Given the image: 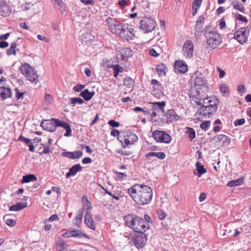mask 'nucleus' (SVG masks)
<instances>
[{
	"instance_id": "nucleus-1",
	"label": "nucleus",
	"mask_w": 251,
	"mask_h": 251,
	"mask_svg": "<svg viewBox=\"0 0 251 251\" xmlns=\"http://www.w3.org/2000/svg\"><path fill=\"white\" fill-rule=\"evenodd\" d=\"M124 219L127 226L138 233L144 232L149 228V224L140 217L127 215Z\"/></svg>"
},
{
	"instance_id": "nucleus-2",
	"label": "nucleus",
	"mask_w": 251,
	"mask_h": 251,
	"mask_svg": "<svg viewBox=\"0 0 251 251\" xmlns=\"http://www.w3.org/2000/svg\"><path fill=\"white\" fill-rule=\"evenodd\" d=\"M40 126L43 129L53 132L56 130V127H62L66 130L64 136L69 137L72 135V129L70 125L67 122L59 119L52 118L50 120H46L42 121Z\"/></svg>"
},
{
	"instance_id": "nucleus-3",
	"label": "nucleus",
	"mask_w": 251,
	"mask_h": 251,
	"mask_svg": "<svg viewBox=\"0 0 251 251\" xmlns=\"http://www.w3.org/2000/svg\"><path fill=\"white\" fill-rule=\"evenodd\" d=\"M130 196L137 203L140 204H145L149 203L151 200L152 189H127Z\"/></svg>"
},
{
	"instance_id": "nucleus-4",
	"label": "nucleus",
	"mask_w": 251,
	"mask_h": 251,
	"mask_svg": "<svg viewBox=\"0 0 251 251\" xmlns=\"http://www.w3.org/2000/svg\"><path fill=\"white\" fill-rule=\"evenodd\" d=\"M204 35L206 39L207 47L211 49L217 48L222 42L220 35L211 25H206L205 27Z\"/></svg>"
},
{
	"instance_id": "nucleus-5",
	"label": "nucleus",
	"mask_w": 251,
	"mask_h": 251,
	"mask_svg": "<svg viewBox=\"0 0 251 251\" xmlns=\"http://www.w3.org/2000/svg\"><path fill=\"white\" fill-rule=\"evenodd\" d=\"M22 73L26 76L27 80L36 84L38 82L39 75L34 69L32 68L28 64L25 63L20 67Z\"/></svg>"
},
{
	"instance_id": "nucleus-6",
	"label": "nucleus",
	"mask_w": 251,
	"mask_h": 251,
	"mask_svg": "<svg viewBox=\"0 0 251 251\" xmlns=\"http://www.w3.org/2000/svg\"><path fill=\"white\" fill-rule=\"evenodd\" d=\"M118 139L122 143L123 148H126L128 145H132L138 140L137 136L132 132L130 130H127L124 131L122 134L119 135Z\"/></svg>"
},
{
	"instance_id": "nucleus-7",
	"label": "nucleus",
	"mask_w": 251,
	"mask_h": 251,
	"mask_svg": "<svg viewBox=\"0 0 251 251\" xmlns=\"http://www.w3.org/2000/svg\"><path fill=\"white\" fill-rule=\"evenodd\" d=\"M155 26V21L151 18L144 17L140 22V27L146 33L151 32Z\"/></svg>"
},
{
	"instance_id": "nucleus-8",
	"label": "nucleus",
	"mask_w": 251,
	"mask_h": 251,
	"mask_svg": "<svg viewBox=\"0 0 251 251\" xmlns=\"http://www.w3.org/2000/svg\"><path fill=\"white\" fill-rule=\"evenodd\" d=\"M152 136L157 142L168 144L172 140L171 136L166 132L162 130H156L154 131Z\"/></svg>"
},
{
	"instance_id": "nucleus-9",
	"label": "nucleus",
	"mask_w": 251,
	"mask_h": 251,
	"mask_svg": "<svg viewBox=\"0 0 251 251\" xmlns=\"http://www.w3.org/2000/svg\"><path fill=\"white\" fill-rule=\"evenodd\" d=\"M247 28L248 26L242 27L239 30L235 31L234 34V38L241 44H243L248 40L249 32H247Z\"/></svg>"
},
{
	"instance_id": "nucleus-10",
	"label": "nucleus",
	"mask_w": 251,
	"mask_h": 251,
	"mask_svg": "<svg viewBox=\"0 0 251 251\" xmlns=\"http://www.w3.org/2000/svg\"><path fill=\"white\" fill-rule=\"evenodd\" d=\"M216 107L212 106H210L208 105H204L201 106L198 109V112L204 117L210 118L212 115L214 114L217 110L215 109Z\"/></svg>"
},
{
	"instance_id": "nucleus-11",
	"label": "nucleus",
	"mask_w": 251,
	"mask_h": 251,
	"mask_svg": "<svg viewBox=\"0 0 251 251\" xmlns=\"http://www.w3.org/2000/svg\"><path fill=\"white\" fill-rule=\"evenodd\" d=\"M230 138L228 136L221 134L214 136L211 139V142H213L214 144H217L221 142L223 146H227L230 143Z\"/></svg>"
},
{
	"instance_id": "nucleus-12",
	"label": "nucleus",
	"mask_w": 251,
	"mask_h": 251,
	"mask_svg": "<svg viewBox=\"0 0 251 251\" xmlns=\"http://www.w3.org/2000/svg\"><path fill=\"white\" fill-rule=\"evenodd\" d=\"M174 67L175 72L179 74H184L188 71L187 64L182 60H176L174 63Z\"/></svg>"
},
{
	"instance_id": "nucleus-13",
	"label": "nucleus",
	"mask_w": 251,
	"mask_h": 251,
	"mask_svg": "<svg viewBox=\"0 0 251 251\" xmlns=\"http://www.w3.org/2000/svg\"><path fill=\"white\" fill-rule=\"evenodd\" d=\"M193 44L191 40H187L183 47L184 55L188 58H190L193 55Z\"/></svg>"
},
{
	"instance_id": "nucleus-14",
	"label": "nucleus",
	"mask_w": 251,
	"mask_h": 251,
	"mask_svg": "<svg viewBox=\"0 0 251 251\" xmlns=\"http://www.w3.org/2000/svg\"><path fill=\"white\" fill-rule=\"evenodd\" d=\"M147 240V237L146 234L144 232L140 233L138 235L135 236L133 243L135 246L138 249L143 248Z\"/></svg>"
},
{
	"instance_id": "nucleus-15",
	"label": "nucleus",
	"mask_w": 251,
	"mask_h": 251,
	"mask_svg": "<svg viewBox=\"0 0 251 251\" xmlns=\"http://www.w3.org/2000/svg\"><path fill=\"white\" fill-rule=\"evenodd\" d=\"M134 29L132 28H128L127 25H126L122 31L121 33L119 35L121 37L126 39L128 41L132 40L135 37V35L133 33Z\"/></svg>"
},
{
	"instance_id": "nucleus-16",
	"label": "nucleus",
	"mask_w": 251,
	"mask_h": 251,
	"mask_svg": "<svg viewBox=\"0 0 251 251\" xmlns=\"http://www.w3.org/2000/svg\"><path fill=\"white\" fill-rule=\"evenodd\" d=\"M11 13V10L9 4L6 0H0V15L3 17H6Z\"/></svg>"
},
{
	"instance_id": "nucleus-17",
	"label": "nucleus",
	"mask_w": 251,
	"mask_h": 251,
	"mask_svg": "<svg viewBox=\"0 0 251 251\" xmlns=\"http://www.w3.org/2000/svg\"><path fill=\"white\" fill-rule=\"evenodd\" d=\"M192 77L194 79L196 86H203L206 84V80L202 74L199 72L195 73Z\"/></svg>"
},
{
	"instance_id": "nucleus-18",
	"label": "nucleus",
	"mask_w": 251,
	"mask_h": 251,
	"mask_svg": "<svg viewBox=\"0 0 251 251\" xmlns=\"http://www.w3.org/2000/svg\"><path fill=\"white\" fill-rule=\"evenodd\" d=\"M65 237H76L79 238L87 237V236L79 229L68 230L64 235Z\"/></svg>"
},
{
	"instance_id": "nucleus-19",
	"label": "nucleus",
	"mask_w": 251,
	"mask_h": 251,
	"mask_svg": "<svg viewBox=\"0 0 251 251\" xmlns=\"http://www.w3.org/2000/svg\"><path fill=\"white\" fill-rule=\"evenodd\" d=\"M83 155L82 151H77L73 152L66 151L62 153V155L63 157H68L72 159H76L80 158Z\"/></svg>"
},
{
	"instance_id": "nucleus-20",
	"label": "nucleus",
	"mask_w": 251,
	"mask_h": 251,
	"mask_svg": "<svg viewBox=\"0 0 251 251\" xmlns=\"http://www.w3.org/2000/svg\"><path fill=\"white\" fill-rule=\"evenodd\" d=\"M94 36L90 32H87L79 37V40L82 44H89L94 40Z\"/></svg>"
},
{
	"instance_id": "nucleus-21",
	"label": "nucleus",
	"mask_w": 251,
	"mask_h": 251,
	"mask_svg": "<svg viewBox=\"0 0 251 251\" xmlns=\"http://www.w3.org/2000/svg\"><path fill=\"white\" fill-rule=\"evenodd\" d=\"M84 222L88 227L92 229H95V225L94 223L90 212L87 211L84 217Z\"/></svg>"
},
{
	"instance_id": "nucleus-22",
	"label": "nucleus",
	"mask_w": 251,
	"mask_h": 251,
	"mask_svg": "<svg viewBox=\"0 0 251 251\" xmlns=\"http://www.w3.org/2000/svg\"><path fill=\"white\" fill-rule=\"evenodd\" d=\"M133 52L132 50L128 48H126L121 50L120 53H118L117 56H121V59L125 60L126 58L131 57L132 55Z\"/></svg>"
},
{
	"instance_id": "nucleus-23",
	"label": "nucleus",
	"mask_w": 251,
	"mask_h": 251,
	"mask_svg": "<svg viewBox=\"0 0 251 251\" xmlns=\"http://www.w3.org/2000/svg\"><path fill=\"white\" fill-rule=\"evenodd\" d=\"M82 169V167L79 164H76L71 167L69 172L66 174L67 177L75 176L77 173L80 172Z\"/></svg>"
},
{
	"instance_id": "nucleus-24",
	"label": "nucleus",
	"mask_w": 251,
	"mask_h": 251,
	"mask_svg": "<svg viewBox=\"0 0 251 251\" xmlns=\"http://www.w3.org/2000/svg\"><path fill=\"white\" fill-rule=\"evenodd\" d=\"M0 96L2 100L9 98L11 96V90L9 88L0 87Z\"/></svg>"
},
{
	"instance_id": "nucleus-25",
	"label": "nucleus",
	"mask_w": 251,
	"mask_h": 251,
	"mask_svg": "<svg viewBox=\"0 0 251 251\" xmlns=\"http://www.w3.org/2000/svg\"><path fill=\"white\" fill-rule=\"evenodd\" d=\"M95 92L94 91L90 92L88 89H86L81 92L79 96L82 97L86 101H89L94 96Z\"/></svg>"
},
{
	"instance_id": "nucleus-26",
	"label": "nucleus",
	"mask_w": 251,
	"mask_h": 251,
	"mask_svg": "<svg viewBox=\"0 0 251 251\" xmlns=\"http://www.w3.org/2000/svg\"><path fill=\"white\" fill-rule=\"evenodd\" d=\"M166 103L164 101L155 102L152 103V110L158 111L159 110L162 112H164V107L165 106Z\"/></svg>"
},
{
	"instance_id": "nucleus-27",
	"label": "nucleus",
	"mask_w": 251,
	"mask_h": 251,
	"mask_svg": "<svg viewBox=\"0 0 251 251\" xmlns=\"http://www.w3.org/2000/svg\"><path fill=\"white\" fill-rule=\"evenodd\" d=\"M231 4L233 8L243 13H245V8L243 4L239 1L233 0L231 2Z\"/></svg>"
},
{
	"instance_id": "nucleus-28",
	"label": "nucleus",
	"mask_w": 251,
	"mask_h": 251,
	"mask_svg": "<svg viewBox=\"0 0 251 251\" xmlns=\"http://www.w3.org/2000/svg\"><path fill=\"white\" fill-rule=\"evenodd\" d=\"M244 180V177H240L236 180H232L229 181L227 184L226 186L230 187H233L238 186L243 184Z\"/></svg>"
},
{
	"instance_id": "nucleus-29",
	"label": "nucleus",
	"mask_w": 251,
	"mask_h": 251,
	"mask_svg": "<svg viewBox=\"0 0 251 251\" xmlns=\"http://www.w3.org/2000/svg\"><path fill=\"white\" fill-rule=\"evenodd\" d=\"M27 203L25 202H18L16 204L12 205L9 207V210L12 211H18L26 207Z\"/></svg>"
},
{
	"instance_id": "nucleus-30",
	"label": "nucleus",
	"mask_w": 251,
	"mask_h": 251,
	"mask_svg": "<svg viewBox=\"0 0 251 251\" xmlns=\"http://www.w3.org/2000/svg\"><path fill=\"white\" fill-rule=\"evenodd\" d=\"M197 173L194 172L195 175L199 177L201 176L202 175L206 172V169L204 168V166L200 162H197L196 164Z\"/></svg>"
},
{
	"instance_id": "nucleus-31",
	"label": "nucleus",
	"mask_w": 251,
	"mask_h": 251,
	"mask_svg": "<svg viewBox=\"0 0 251 251\" xmlns=\"http://www.w3.org/2000/svg\"><path fill=\"white\" fill-rule=\"evenodd\" d=\"M156 70L159 75H165L168 69L166 65L165 64L161 63L157 65Z\"/></svg>"
},
{
	"instance_id": "nucleus-32",
	"label": "nucleus",
	"mask_w": 251,
	"mask_h": 251,
	"mask_svg": "<svg viewBox=\"0 0 251 251\" xmlns=\"http://www.w3.org/2000/svg\"><path fill=\"white\" fill-rule=\"evenodd\" d=\"M145 156L147 158H149L151 156H155L159 159H164L166 157V155L163 152H155L151 151L147 153Z\"/></svg>"
},
{
	"instance_id": "nucleus-33",
	"label": "nucleus",
	"mask_w": 251,
	"mask_h": 251,
	"mask_svg": "<svg viewBox=\"0 0 251 251\" xmlns=\"http://www.w3.org/2000/svg\"><path fill=\"white\" fill-rule=\"evenodd\" d=\"M166 117L167 120L169 122H172L174 120H177V117L175 111L174 109H169L168 110L166 113Z\"/></svg>"
},
{
	"instance_id": "nucleus-34",
	"label": "nucleus",
	"mask_w": 251,
	"mask_h": 251,
	"mask_svg": "<svg viewBox=\"0 0 251 251\" xmlns=\"http://www.w3.org/2000/svg\"><path fill=\"white\" fill-rule=\"evenodd\" d=\"M126 25L120 23L119 22H117V24H116L115 26H114L115 30H111V31L115 34L118 35L119 36L122 32L123 28H124Z\"/></svg>"
},
{
	"instance_id": "nucleus-35",
	"label": "nucleus",
	"mask_w": 251,
	"mask_h": 251,
	"mask_svg": "<svg viewBox=\"0 0 251 251\" xmlns=\"http://www.w3.org/2000/svg\"><path fill=\"white\" fill-rule=\"evenodd\" d=\"M83 209L84 208H82V209H79L78 210V214L74 219L75 224L77 227H79L81 224L82 216L83 215Z\"/></svg>"
},
{
	"instance_id": "nucleus-36",
	"label": "nucleus",
	"mask_w": 251,
	"mask_h": 251,
	"mask_svg": "<svg viewBox=\"0 0 251 251\" xmlns=\"http://www.w3.org/2000/svg\"><path fill=\"white\" fill-rule=\"evenodd\" d=\"M106 22L110 31L115 30L114 26H115L118 21H116L114 18L109 17L106 19Z\"/></svg>"
},
{
	"instance_id": "nucleus-37",
	"label": "nucleus",
	"mask_w": 251,
	"mask_h": 251,
	"mask_svg": "<svg viewBox=\"0 0 251 251\" xmlns=\"http://www.w3.org/2000/svg\"><path fill=\"white\" fill-rule=\"evenodd\" d=\"M37 177L33 174H29L23 176V179L21 181L22 183H27L30 181H34L37 180Z\"/></svg>"
},
{
	"instance_id": "nucleus-38",
	"label": "nucleus",
	"mask_w": 251,
	"mask_h": 251,
	"mask_svg": "<svg viewBox=\"0 0 251 251\" xmlns=\"http://www.w3.org/2000/svg\"><path fill=\"white\" fill-rule=\"evenodd\" d=\"M186 129L185 132L188 134L189 140L192 141L196 137V132L193 128L190 127H187Z\"/></svg>"
},
{
	"instance_id": "nucleus-39",
	"label": "nucleus",
	"mask_w": 251,
	"mask_h": 251,
	"mask_svg": "<svg viewBox=\"0 0 251 251\" xmlns=\"http://www.w3.org/2000/svg\"><path fill=\"white\" fill-rule=\"evenodd\" d=\"M134 83V80L131 77L126 76L124 80V85L128 88H131Z\"/></svg>"
},
{
	"instance_id": "nucleus-40",
	"label": "nucleus",
	"mask_w": 251,
	"mask_h": 251,
	"mask_svg": "<svg viewBox=\"0 0 251 251\" xmlns=\"http://www.w3.org/2000/svg\"><path fill=\"white\" fill-rule=\"evenodd\" d=\"M71 104L72 106H75L76 104H82L84 103L83 99L78 97L72 98L70 99Z\"/></svg>"
},
{
	"instance_id": "nucleus-41",
	"label": "nucleus",
	"mask_w": 251,
	"mask_h": 251,
	"mask_svg": "<svg viewBox=\"0 0 251 251\" xmlns=\"http://www.w3.org/2000/svg\"><path fill=\"white\" fill-rule=\"evenodd\" d=\"M10 215H6L4 216V220H5L6 224L10 226H13L15 225L16 221L15 220L9 218Z\"/></svg>"
},
{
	"instance_id": "nucleus-42",
	"label": "nucleus",
	"mask_w": 251,
	"mask_h": 251,
	"mask_svg": "<svg viewBox=\"0 0 251 251\" xmlns=\"http://www.w3.org/2000/svg\"><path fill=\"white\" fill-rule=\"evenodd\" d=\"M16 48V44L15 43L11 44L10 48L7 50L6 54L8 55H11L12 54L16 55L15 48Z\"/></svg>"
},
{
	"instance_id": "nucleus-43",
	"label": "nucleus",
	"mask_w": 251,
	"mask_h": 251,
	"mask_svg": "<svg viewBox=\"0 0 251 251\" xmlns=\"http://www.w3.org/2000/svg\"><path fill=\"white\" fill-rule=\"evenodd\" d=\"M67 245L65 244V242L63 240L58 241L56 244V249L59 251H62L66 248Z\"/></svg>"
},
{
	"instance_id": "nucleus-44",
	"label": "nucleus",
	"mask_w": 251,
	"mask_h": 251,
	"mask_svg": "<svg viewBox=\"0 0 251 251\" xmlns=\"http://www.w3.org/2000/svg\"><path fill=\"white\" fill-rule=\"evenodd\" d=\"M204 20L205 19L204 16L203 15L200 16L196 22V27H198V28H201L202 27L203 24L204 23Z\"/></svg>"
},
{
	"instance_id": "nucleus-45",
	"label": "nucleus",
	"mask_w": 251,
	"mask_h": 251,
	"mask_svg": "<svg viewBox=\"0 0 251 251\" xmlns=\"http://www.w3.org/2000/svg\"><path fill=\"white\" fill-rule=\"evenodd\" d=\"M209 102L208 105L210 106L216 107L215 109L217 110L218 109V104L219 102V100L218 99L215 98H209Z\"/></svg>"
},
{
	"instance_id": "nucleus-46",
	"label": "nucleus",
	"mask_w": 251,
	"mask_h": 251,
	"mask_svg": "<svg viewBox=\"0 0 251 251\" xmlns=\"http://www.w3.org/2000/svg\"><path fill=\"white\" fill-rule=\"evenodd\" d=\"M211 122L209 121H206L202 122L200 125V127L203 130L206 131L210 127Z\"/></svg>"
},
{
	"instance_id": "nucleus-47",
	"label": "nucleus",
	"mask_w": 251,
	"mask_h": 251,
	"mask_svg": "<svg viewBox=\"0 0 251 251\" xmlns=\"http://www.w3.org/2000/svg\"><path fill=\"white\" fill-rule=\"evenodd\" d=\"M157 214L158 218L161 220L164 219L167 216V214L166 213V212L161 209H158L157 210Z\"/></svg>"
},
{
	"instance_id": "nucleus-48",
	"label": "nucleus",
	"mask_w": 251,
	"mask_h": 251,
	"mask_svg": "<svg viewBox=\"0 0 251 251\" xmlns=\"http://www.w3.org/2000/svg\"><path fill=\"white\" fill-rule=\"evenodd\" d=\"M110 68H112L114 72H116L118 73H122L124 71V68L118 64L112 65L110 66Z\"/></svg>"
},
{
	"instance_id": "nucleus-49",
	"label": "nucleus",
	"mask_w": 251,
	"mask_h": 251,
	"mask_svg": "<svg viewBox=\"0 0 251 251\" xmlns=\"http://www.w3.org/2000/svg\"><path fill=\"white\" fill-rule=\"evenodd\" d=\"M192 100L194 101L198 105H200L201 104V99L200 98V96L197 95V96H194L192 98Z\"/></svg>"
},
{
	"instance_id": "nucleus-50",
	"label": "nucleus",
	"mask_w": 251,
	"mask_h": 251,
	"mask_svg": "<svg viewBox=\"0 0 251 251\" xmlns=\"http://www.w3.org/2000/svg\"><path fill=\"white\" fill-rule=\"evenodd\" d=\"M235 18L239 21L245 22L246 23H247L248 21V19L246 17H244L239 13H237L235 14Z\"/></svg>"
},
{
	"instance_id": "nucleus-51",
	"label": "nucleus",
	"mask_w": 251,
	"mask_h": 251,
	"mask_svg": "<svg viewBox=\"0 0 251 251\" xmlns=\"http://www.w3.org/2000/svg\"><path fill=\"white\" fill-rule=\"evenodd\" d=\"M245 123V120L244 118H241L240 119H236L234 122V125L235 126H241L244 124Z\"/></svg>"
},
{
	"instance_id": "nucleus-52",
	"label": "nucleus",
	"mask_w": 251,
	"mask_h": 251,
	"mask_svg": "<svg viewBox=\"0 0 251 251\" xmlns=\"http://www.w3.org/2000/svg\"><path fill=\"white\" fill-rule=\"evenodd\" d=\"M14 90L16 93V98L17 100H20L21 98L23 97L25 92H20L18 88H15Z\"/></svg>"
},
{
	"instance_id": "nucleus-53",
	"label": "nucleus",
	"mask_w": 251,
	"mask_h": 251,
	"mask_svg": "<svg viewBox=\"0 0 251 251\" xmlns=\"http://www.w3.org/2000/svg\"><path fill=\"white\" fill-rule=\"evenodd\" d=\"M108 124L112 127H118L120 126L119 123L114 120H110Z\"/></svg>"
},
{
	"instance_id": "nucleus-54",
	"label": "nucleus",
	"mask_w": 251,
	"mask_h": 251,
	"mask_svg": "<svg viewBox=\"0 0 251 251\" xmlns=\"http://www.w3.org/2000/svg\"><path fill=\"white\" fill-rule=\"evenodd\" d=\"M85 87V85L81 84H78L76 86H74L73 88V90L75 92H80Z\"/></svg>"
},
{
	"instance_id": "nucleus-55",
	"label": "nucleus",
	"mask_w": 251,
	"mask_h": 251,
	"mask_svg": "<svg viewBox=\"0 0 251 251\" xmlns=\"http://www.w3.org/2000/svg\"><path fill=\"white\" fill-rule=\"evenodd\" d=\"M220 91L222 94L225 95L228 92V88L225 84H222L220 86Z\"/></svg>"
},
{
	"instance_id": "nucleus-56",
	"label": "nucleus",
	"mask_w": 251,
	"mask_h": 251,
	"mask_svg": "<svg viewBox=\"0 0 251 251\" xmlns=\"http://www.w3.org/2000/svg\"><path fill=\"white\" fill-rule=\"evenodd\" d=\"M44 148L43 151L41 152H40L39 153L40 154L50 153L51 152V151H50V149L49 147V146H48V145L46 146L45 145H44Z\"/></svg>"
},
{
	"instance_id": "nucleus-57",
	"label": "nucleus",
	"mask_w": 251,
	"mask_h": 251,
	"mask_svg": "<svg viewBox=\"0 0 251 251\" xmlns=\"http://www.w3.org/2000/svg\"><path fill=\"white\" fill-rule=\"evenodd\" d=\"M18 140L25 142V144H29L30 142V139L25 138L22 135L20 136Z\"/></svg>"
},
{
	"instance_id": "nucleus-58",
	"label": "nucleus",
	"mask_w": 251,
	"mask_h": 251,
	"mask_svg": "<svg viewBox=\"0 0 251 251\" xmlns=\"http://www.w3.org/2000/svg\"><path fill=\"white\" fill-rule=\"evenodd\" d=\"M149 54L154 57H157L159 55L154 49H151L149 50Z\"/></svg>"
},
{
	"instance_id": "nucleus-59",
	"label": "nucleus",
	"mask_w": 251,
	"mask_h": 251,
	"mask_svg": "<svg viewBox=\"0 0 251 251\" xmlns=\"http://www.w3.org/2000/svg\"><path fill=\"white\" fill-rule=\"evenodd\" d=\"M92 162V160L90 157H85L82 160L83 164H90Z\"/></svg>"
},
{
	"instance_id": "nucleus-60",
	"label": "nucleus",
	"mask_w": 251,
	"mask_h": 251,
	"mask_svg": "<svg viewBox=\"0 0 251 251\" xmlns=\"http://www.w3.org/2000/svg\"><path fill=\"white\" fill-rule=\"evenodd\" d=\"M9 44L8 42L5 41H0V48L1 49H3L6 48L8 46Z\"/></svg>"
},
{
	"instance_id": "nucleus-61",
	"label": "nucleus",
	"mask_w": 251,
	"mask_h": 251,
	"mask_svg": "<svg viewBox=\"0 0 251 251\" xmlns=\"http://www.w3.org/2000/svg\"><path fill=\"white\" fill-rule=\"evenodd\" d=\"M127 1H130V0H128L127 1L126 0H120L118 1V3L121 6H125L127 5Z\"/></svg>"
},
{
	"instance_id": "nucleus-62",
	"label": "nucleus",
	"mask_w": 251,
	"mask_h": 251,
	"mask_svg": "<svg viewBox=\"0 0 251 251\" xmlns=\"http://www.w3.org/2000/svg\"><path fill=\"white\" fill-rule=\"evenodd\" d=\"M111 135L112 136H113L114 137L115 136H119V134H120V132L117 129H112V130L111 131Z\"/></svg>"
},
{
	"instance_id": "nucleus-63",
	"label": "nucleus",
	"mask_w": 251,
	"mask_h": 251,
	"mask_svg": "<svg viewBox=\"0 0 251 251\" xmlns=\"http://www.w3.org/2000/svg\"><path fill=\"white\" fill-rule=\"evenodd\" d=\"M80 1L85 5L93 4L94 3V0H80Z\"/></svg>"
},
{
	"instance_id": "nucleus-64",
	"label": "nucleus",
	"mask_w": 251,
	"mask_h": 251,
	"mask_svg": "<svg viewBox=\"0 0 251 251\" xmlns=\"http://www.w3.org/2000/svg\"><path fill=\"white\" fill-rule=\"evenodd\" d=\"M206 197V194L205 193H201L199 196V201L201 202L205 200Z\"/></svg>"
}]
</instances>
